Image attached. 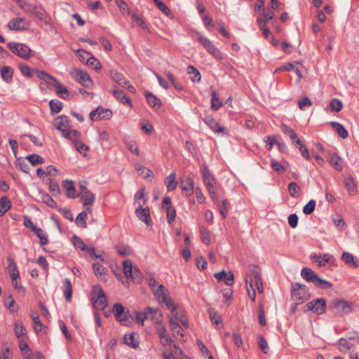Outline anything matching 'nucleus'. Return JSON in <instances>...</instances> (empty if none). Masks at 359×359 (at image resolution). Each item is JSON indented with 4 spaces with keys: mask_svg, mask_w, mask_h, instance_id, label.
I'll list each match as a JSON object with an SVG mask.
<instances>
[{
    "mask_svg": "<svg viewBox=\"0 0 359 359\" xmlns=\"http://www.w3.org/2000/svg\"><path fill=\"white\" fill-rule=\"evenodd\" d=\"M156 298L161 304L162 307L169 310L171 312L172 318L175 321L180 322L183 326L188 327V321L184 316V310L169 297L168 293H155Z\"/></svg>",
    "mask_w": 359,
    "mask_h": 359,
    "instance_id": "f257e3e1",
    "label": "nucleus"
},
{
    "mask_svg": "<svg viewBox=\"0 0 359 359\" xmlns=\"http://www.w3.org/2000/svg\"><path fill=\"white\" fill-rule=\"evenodd\" d=\"M245 287L247 292H263V283L261 276V269L255 264L248 266L245 274Z\"/></svg>",
    "mask_w": 359,
    "mask_h": 359,
    "instance_id": "f03ea898",
    "label": "nucleus"
},
{
    "mask_svg": "<svg viewBox=\"0 0 359 359\" xmlns=\"http://www.w3.org/2000/svg\"><path fill=\"white\" fill-rule=\"evenodd\" d=\"M301 276L309 283H312L314 285L321 290H329L332 287V283L325 280L321 279L311 269L304 267L302 269Z\"/></svg>",
    "mask_w": 359,
    "mask_h": 359,
    "instance_id": "7ed1b4c3",
    "label": "nucleus"
},
{
    "mask_svg": "<svg viewBox=\"0 0 359 359\" xmlns=\"http://www.w3.org/2000/svg\"><path fill=\"white\" fill-rule=\"evenodd\" d=\"M124 278H130L133 283H140L142 280V272L136 266H133L131 260L126 259L123 263Z\"/></svg>",
    "mask_w": 359,
    "mask_h": 359,
    "instance_id": "20e7f679",
    "label": "nucleus"
},
{
    "mask_svg": "<svg viewBox=\"0 0 359 359\" xmlns=\"http://www.w3.org/2000/svg\"><path fill=\"white\" fill-rule=\"evenodd\" d=\"M201 174L203 179V182L210 195L213 198L216 193L215 184L216 181L214 176L210 172L207 165H203L201 168Z\"/></svg>",
    "mask_w": 359,
    "mask_h": 359,
    "instance_id": "39448f33",
    "label": "nucleus"
},
{
    "mask_svg": "<svg viewBox=\"0 0 359 359\" xmlns=\"http://www.w3.org/2000/svg\"><path fill=\"white\" fill-rule=\"evenodd\" d=\"M69 74L72 78L86 88L93 84V81L89 74L83 70L73 68L69 71Z\"/></svg>",
    "mask_w": 359,
    "mask_h": 359,
    "instance_id": "423d86ee",
    "label": "nucleus"
},
{
    "mask_svg": "<svg viewBox=\"0 0 359 359\" xmlns=\"http://www.w3.org/2000/svg\"><path fill=\"white\" fill-rule=\"evenodd\" d=\"M8 48L16 55L27 59L30 56L31 49L26 45L20 43H8Z\"/></svg>",
    "mask_w": 359,
    "mask_h": 359,
    "instance_id": "0eeeda50",
    "label": "nucleus"
},
{
    "mask_svg": "<svg viewBox=\"0 0 359 359\" xmlns=\"http://www.w3.org/2000/svg\"><path fill=\"white\" fill-rule=\"evenodd\" d=\"M111 116V111L102 107H98L95 110H93L90 113V118L92 121L109 119Z\"/></svg>",
    "mask_w": 359,
    "mask_h": 359,
    "instance_id": "6e6552de",
    "label": "nucleus"
},
{
    "mask_svg": "<svg viewBox=\"0 0 359 359\" xmlns=\"http://www.w3.org/2000/svg\"><path fill=\"white\" fill-rule=\"evenodd\" d=\"M146 203V200L143 201V203H139V205L135 210L137 217L147 225H150L151 220L150 217L149 209L148 208H143L142 206Z\"/></svg>",
    "mask_w": 359,
    "mask_h": 359,
    "instance_id": "1a4fd4ad",
    "label": "nucleus"
},
{
    "mask_svg": "<svg viewBox=\"0 0 359 359\" xmlns=\"http://www.w3.org/2000/svg\"><path fill=\"white\" fill-rule=\"evenodd\" d=\"M8 271L14 288L16 290L20 289L21 285L19 283V271L14 262L11 261L8 266Z\"/></svg>",
    "mask_w": 359,
    "mask_h": 359,
    "instance_id": "9d476101",
    "label": "nucleus"
},
{
    "mask_svg": "<svg viewBox=\"0 0 359 359\" xmlns=\"http://www.w3.org/2000/svg\"><path fill=\"white\" fill-rule=\"evenodd\" d=\"M91 302L94 309L98 311L104 310L107 305L104 293H94L91 297Z\"/></svg>",
    "mask_w": 359,
    "mask_h": 359,
    "instance_id": "9b49d317",
    "label": "nucleus"
},
{
    "mask_svg": "<svg viewBox=\"0 0 359 359\" xmlns=\"http://www.w3.org/2000/svg\"><path fill=\"white\" fill-rule=\"evenodd\" d=\"M332 305L337 311L344 313H348L353 309L352 303L344 300L334 299L332 302Z\"/></svg>",
    "mask_w": 359,
    "mask_h": 359,
    "instance_id": "f8f14e48",
    "label": "nucleus"
},
{
    "mask_svg": "<svg viewBox=\"0 0 359 359\" xmlns=\"http://www.w3.org/2000/svg\"><path fill=\"white\" fill-rule=\"evenodd\" d=\"M307 309L317 314H321L325 311V302L323 299H318L315 302H310L306 304Z\"/></svg>",
    "mask_w": 359,
    "mask_h": 359,
    "instance_id": "ddd939ff",
    "label": "nucleus"
},
{
    "mask_svg": "<svg viewBox=\"0 0 359 359\" xmlns=\"http://www.w3.org/2000/svg\"><path fill=\"white\" fill-rule=\"evenodd\" d=\"M215 277L219 282L224 283L226 285H231L234 281V276L231 271H225L224 270L215 273Z\"/></svg>",
    "mask_w": 359,
    "mask_h": 359,
    "instance_id": "4468645a",
    "label": "nucleus"
},
{
    "mask_svg": "<svg viewBox=\"0 0 359 359\" xmlns=\"http://www.w3.org/2000/svg\"><path fill=\"white\" fill-rule=\"evenodd\" d=\"M113 313L116 318L123 325H126L127 315L121 304L116 303L114 305Z\"/></svg>",
    "mask_w": 359,
    "mask_h": 359,
    "instance_id": "2eb2a0df",
    "label": "nucleus"
},
{
    "mask_svg": "<svg viewBox=\"0 0 359 359\" xmlns=\"http://www.w3.org/2000/svg\"><path fill=\"white\" fill-rule=\"evenodd\" d=\"M205 123L215 133H224L225 128L219 125V123L210 116L203 118Z\"/></svg>",
    "mask_w": 359,
    "mask_h": 359,
    "instance_id": "dca6fc26",
    "label": "nucleus"
},
{
    "mask_svg": "<svg viewBox=\"0 0 359 359\" xmlns=\"http://www.w3.org/2000/svg\"><path fill=\"white\" fill-rule=\"evenodd\" d=\"M156 330L160 337L161 343L163 346H166L171 344L172 339L169 336L165 326L160 325L157 327Z\"/></svg>",
    "mask_w": 359,
    "mask_h": 359,
    "instance_id": "f3484780",
    "label": "nucleus"
},
{
    "mask_svg": "<svg viewBox=\"0 0 359 359\" xmlns=\"http://www.w3.org/2000/svg\"><path fill=\"white\" fill-rule=\"evenodd\" d=\"M53 124L57 130L65 133L69 128V120L67 116H61L55 119Z\"/></svg>",
    "mask_w": 359,
    "mask_h": 359,
    "instance_id": "a211bd4d",
    "label": "nucleus"
},
{
    "mask_svg": "<svg viewBox=\"0 0 359 359\" xmlns=\"http://www.w3.org/2000/svg\"><path fill=\"white\" fill-rule=\"evenodd\" d=\"M93 269L96 277L100 280L106 282L108 280L109 275L107 269L100 264H93Z\"/></svg>",
    "mask_w": 359,
    "mask_h": 359,
    "instance_id": "6ab92c4d",
    "label": "nucleus"
},
{
    "mask_svg": "<svg viewBox=\"0 0 359 359\" xmlns=\"http://www.w3.org/2000/svg\"><path fill=\"white\" fill-rule=\"evenodd\" d=\"M8 28L10 30H15V31H20L25 29V18H17L11 20L8 25Z\"/></svg>",
    "mask_w": 359,
    "mask_h": 359,
    "instance_id": "aec40b11",
    "label": "nucleus"
},
{
    "mask_svg": "<svg viewBox=\"0 0 359 359\" xmlns=\"http://www.w3.org/2000/svg\"><path fill=\"white\" fill-rule=\"evenodd\" d=\"M327 161L330 163V165L337 170L341 171L342 165H341V158L334 153L329 154L327 156Z\"/></svg>",
    "mask_w": 359,
    "mask_h": 359,
    "instance_id": "412c9836",
    "label": "nucleus"
},
{
    "mask_svg": "<svg viewBox=\"0 0 359 359\" xmlns=\"http://www.w3.org/2000/svg\"><path fill=\"white\" fill-rule=\"evenodd\" d=\"M111 93L114 95V96L122 104H127L130 107H133V104L131 102L130 99L126 95L123 91L121 90L114 89L111 90Z\"/></svg>",
    "mask_w": 359,
    "mask_h": 359,
    "instance_id": "4be33fe9",
    "label": "nucleus"
},
{
    "mask_svg": "<svg viewBox=\"0 0 359 359\" xmlns=\"http://www.w3.org/2000/svg\"><path fill=\"white\" fill-rule=\"evenodd\" d=\"M62 187L65 190L67 197L75 198L78 196V195L75 194V188L72 181L67 180L63 181Z\"/></svg>",
    "mask_w": 359,
    "mask_h": 359,
    "instance_id": "5701e85b",
    "label": "nucleus"
},
{
    "mask_svg": "<svg viewBox=\"0 0 359 359\" xmlns=\"http://www.w3.org/2000/svg\"><path fill=\"white\" fill-rule=\"evenodd\" d=\"M111 79L119 86H126L128 83V81L126 80L124 76L116 70H110L109 72Z\"/></svg>",
    "mask_w": 359,
    "mask_h": 359,
    "instance_id": "b1692460",
    "label": "nucleus"
},
{
    "mask_svg": "<svg viewBox=\"0 0 359 359\" xmlns=\"http://www.w3.org/2000/svg\"><path fill=\"white\" fill-rule=\"evenodd\" d=\"M181 188L182 191L189 192L187 194L191 195L194 191V180L187 177L182 180Z\"/></svg>",
    "mask_w": 359,
    "mask_h": 359,
    "instance_id": "393cba45",
    "label": "nucleus"
},
{
    "mask_svg": "<svg viewBox=\"0 0 359 359\" xmlns=\"http://www.w3.org/2000/svg\"><path fill=\"white\" fill-rule=\"evenodd\" d=\"M169 323L170 327L174 335L180 336L181 337H183L184 336L183 330L182 329L180 324L177 321H175L174 318H170Z\"/></svg>",
    "mask_w": 359,
    "mask_h": 359,
    "instance_id": "a878e982",
    "label": "nucleus"
},
{
    "mask_svg": "<svg viewBox=\"0 0 359 359\" xmlns=\"http://www.w3.org/2000/svg\"><path fill=\"white\" fill-rule=\"evenodd\" d=\"M339 349L341 352L351 353L354 351V346L345 339H341L339 341Z\"/></svg>",
    "mask_w": 359,
    "mask_h": 359,
    "instance_id": "bb28decb",
    "label": "nucleus"
},
{
    "mask_svg": "<svg viewBox=\"0 0 359 359\" xmlns=\"http://www.w3.org/2000/svg\"><path fill=\"white\" fill-rule=\"evenodd\" d=\"M53 86L55 88L56 93L61 98L65 99L69 95L68 90L63 85L60 84L57 80H54Z\"/></svg>",
    "mask_w": 359,
    "mask_h": 359,
    "instance_id": "cd10ccee",
    "label": "nucleus"
},
{
    "mask_svg": "<svg viewBox=\"0 0 359 359\" xmlns=\"http://www.w3.org/2000/svg\"><path fill=\"white\" fill-rule=\"evenodd\" d=\"M341 259L346 265L349 266H352L353 268L358 266V263L355 261L354 256L348 252H343Z\"/></svg>",
    "mask_w": 359,
    "mask_h": 359,
    "instance_id": "c85d7f7f",
    "label": "nucleus"
},
{
    "mask_svg": "<svg viewBox=\"0 0 359 359\" xmlns=\"http://www.w3.org/2000/svg\"><path fill=\"white\" fill-rule=\"evenodd\" d=\"M1 78L8 83L11 81L13 74V69L8 66H4L0 69Z\"/></svg>",
    "mask_w": 359,
    "mask_h": 359,
    "instance_id": "c756f323",
    "label": "nucleus"
},
{
    "mask_svg": "<svg viewBox=\"0 0 359 359\" xmlns=\"http://www.w3.org/2000/svg\"><path fill=\"white\" fill-rule=\"evenodd\" d=\"M80 194L83 205H88L93 203L95 201V195L90 191L86 190Z\"/></svg>",
    "mask_w": 359,
    "mask_h": 359,
    "instance_id": "7c9ffc66",
    "label": "nucleus"
},
{
    "mask_svg": "<svg viewBox=\"0 0 359 359\" xmlns=\"http://www.w3.org/2000/svg\"><path fill=\"white\" fill-rule=\"evenodd\" d=\"M330 125L341 138L346 139L348 136L346 129L339 123L332 121Z\"/></svg>",
    "mask_w": 359,
    "mask_h": 359,
    "instance_id": "2f4dec72",
    "label": "nucleus"
},
{
    "mask_svg": "<svg viewBox=\"0 0 359 359\" xmlns=\"http://www.w3.org/2000/svg\"><path fill=\"white\" fill-rule=\"evenodd\" d=\"M11 208V202L7 196L0 198V216L4 215Z\"/></svg>",
    "mask_w": 359,
    "mask_h": 359,
    "instance_id": "473e14b6",
    "label": "nucleus"
},
{
    "mask_svg": "<svg viewBox=\"0 0 359 359\" xmlns=\"http://www.w3.org/2000/svg\"><path fill=\"white\" fill-rule=\"evenodd\" d=\"M165 184L166 185L167 191H173L177 187V181L175 175L174 173H171L165 179Z\"/></svg>",
    "mask_w": 359,
    "mask_h": 359,
    "instance_id": "72a5a7b5",
    "label": "nucleus"
},
{
    "mask_svg": "<svg viewBox=\"0 0 359 359\" xmlns=\"http://www.w3.org/2000/svg\"><path fill=\"white\" fill-rule=\"evenodd\" d=\"M147 101L150 107L159 108L161 107L160 100L151 93H147L145 95Z\"/></svg>",
    "mask_w": 359,
    "mask_h": 359,
    "instance_id": "f704fd0d",
    "label": "nucleus"
},
{
    "mask_svg": "<svg viewBox=\"0 0 359 359\" xmlns=\"http://www.w3.org/2000/svg\"><path fill=\"white\" fill-rule=\"evenodd\" d=\"M83 54L86 55L88 56L87 58V65L90 66V67L93 68L95 70H98L101 69V64L100 62L93 55H90L89 53H87L86 51L83 52Z\"/></svg>",
    "mask_w": 359,
    "mask_h": 359,
    "instance_id": "c9c22d12",
    "label": "nucleus"
},
{
    "mask_svg": "<svg viewBox=\"0 0 359 359\" xmlns=\"http://www.w3.org/2000/svg\"><path fill=\"white\" fill-rule=\"evenodd\" d=\"M187 74L191 76L192 82H199L201 80V74L199 71L193 65H189L187 67Z\"/></svg>",
    "mask_w": 359,
    "mask_h": 359,
    "instance_id": "e433bc0d",
    "label": "nucleus"
},
{
    "mask_svg": "<svg viewBox=\"0 0 359 359\" xmlns=\"http://www.w3.org/2000/svg\"><path fill=\"white\" fill-rule=\"evenodd\" d=\"M36 73L38 78H39L41 80H43L46 83L51 86L54 84V80H56V79H55L53 76H52L51 75L48 74L45 72L36 70Z\"/></svg>",
    "mask_w": 359,
    "mask_h": 359,
    "instance_id": "4c0bfd02",
    "label": "nucleus"
},
{
    "mask_svg": "<svg viewBox=\"0 0 359 359\" xmlns=\"http://www.w3.org/2000/svg\"><path fill=\"white\" fill-rule=\"evenodd\" d=\"M147 281L152 292H165L164 286L158 284L156 279L149 278Z\"/></svg>",
    "mask_w": 359,
    "mask_h": 359,
    "instance_id": "58836bf2",
    "label": "nucleus"
},
{
    "mask_svg": "<svg viewBox=\"0 0 359 359\" xmlns=\"http://www.w3.org/2000/svg\"><path fill=\"white\" fill-rule=\"evenodd\" d=\"M33 231L36 236L40 239V244L45 245L48 243V236L43 233V230L39 227H33Z\"/></svg>",
    "mask_w": 359,
    "mask_h": 359,
    "instance_id": "ea45409f",
    "label": "nucleus"
},
{
    "mask_svg": "<svg viewBox=\"0 0 359 359\" xmlns=\"http://www.w3.org/2000/svg\"><path fill=\"white\" fill-rule=\"evenodd\" d=\"M40 196L41 201L50 208H54L57 206L56 202L48 194L41 192Z\"/></svg>",
    "mask_w": 359,
    "mask_h": 359,
    "instance_id": "a19ab883",
    "label": "nucleus"
},
{
    "mask_svg": "<svg viewBox=\"0 0 359 359\" xmlns=\"http://www.w3.org/2000/svg\"><path fill=\"white\" fill-rule=\"evenodd\" d=\"M222 306H229L232 299V293H217Z\"/></svg>",
    "mask_w": 359,
    "mask_h": 359,
    "instance_id": "79ce46f5",
    "label": "nucleus"
},
{
    "mask_svg": "<svg viewBox=\"0 0 359 359\" xmlns=\"http://www.w3.org/2000/svg\"><path fill=\"white\" fill-rule=\"evenodd\" d=\"M223 106L215 91L211 93V107L213 110H217Z\"/></svg>",
    "mask_w": 359,
    "mask_h": 359,
    "instance_id": "37998d69",
    "label": "nucleus"
},
{
    "mask_svg": "<svg viewBox=\"0 0 359 359\" xmlns=\"http://www.w3.org/2000/svg\"><path fill=\"white\" fill-rule=\"evenodd\" d=\"M280 128L283 133L289 136L292 142H294V140L297 139V135L294 130L285 124H282Z\"/></svg>",
    "mask_w": 359,
    "mask_h": 359,
    "instance_id": "c03bdc74",
    "label": "nucleus"
},
{
    "mask_svg": "<svg viewBox=\"0 0 359 359\" xmlns=\"http://www.w3.org/2000/svg\"><path fill=\"white\" fill-rule=\"evenodd\" d=\"M217 203V206L219 208V212L222 217L224 219L226 217V212L229 210L230 204L226 199H224L222 201V205L219 204L218 201H215Z\"/></svg>",
    "mask_w": 359,
    "mask_h": 359,
    "instance_id": "a18cd8bd",
    "label": "nucleus"
},
{
    "mask_svg": "<svg viewBox=\"0 0 359 359\" xmlns=\"http://www.w3.org/2000/svg\"><path fill=\"white\" fill-rule=\"evenodd\" d=\"M26 158L32 165L42 164L45 162L44 158L36 154H30L27 156Z\"/></svg>",
    "mask_w": 359,
    "mask_h": 359,
    "instance_id": "49530a36",
    "label": "nucleus"
},
{
    "mask_svg": "<svg viewBox=\"0 0 359 359\" xmlns=\"http://www.w3.org/2000/svg\"><path fill=\"white\" fill-rule=\"evenodd\" d=\"M18 4V6L27 13H32L34 9V6L31 4H29L26 1H24L22 0H15Z\"/></svg>",
    "mask_w": 359,
    "mask_h": 359,
    "instance_id": "de8ad7c7",
    "label": "nucleus"
},
{
    "mask_svg": "<svg viewBox=\"0 0 359 359\" xmlns=\"http://www.w3.org/2000/svg\"><path fill=\"white\" fill-rule=\"evenodd\" d=\"M288 191L292 198H297L299 196L300 188L296 182H292L288 184Z\"/></svg>",
    "mask_w": 359,
    "mask_h": 359,
    "instance_id": "09e8293b",
    "label": "nucleus"
},
{
    "mask_svg": "<svg viewBox=\"0 0 359 359\" xmlns=\"http://www.w3.org/2000/svg\"><path fill=\"white\" fill-rule=\"evenodd\" d=\"M86 218H87V213L85 211L80 212L76 218V224L80 227L86 228V226H87V224L86 222Z\"/></svg>",
    "mask_w": 359,
    "mask_h": 359,
    "instance_id": "8fccbe9b",
    "label": "nucleus"
},
{
    "mask_svg": "<svg viewBox=\"0 0 359 359\" xmlns=\"http://www.w3.org/2000/svg\"><path fill=\"white\" fill-rule=\"evenodd\" d=\"M165 210L167 212L168 222L170 224H172L176 217L175 208L171 205H169L165 207Z\"/></svg>",
    "mask_w": 359,
    "mask_h": 359,
    "instance_id": "3c124183",
    "label": "nucleus"
},
{
    "mask_svg": "<svg viewBox=\"0 0 359 359\" xmlns=\"http://www.w3.org/2000/svg\"><path fill=\"white\" fill-rule=\"evenodd\" d=\"M49 106L52 112L59 113L62 109V103L57 100H51Z\"/></svg>",
    "mask_w": 359,
    "mask_h": 359,
    "instance_id": "603ef678",
    "label": "nucleus"
},
{
    "mask_svg": "<svg viewBox=\"0 0 359 359\" xmlns=\"http://www.w3.org/2000/svg\"><path fill=\"white\" fill-rule=\"evenodd\" d=\"M158 310L152 307H147L144 311V318L147 320H154L157 315Z\"/></svg>",
    "mask_w": 359,
    "mask_h": 359,
    "instance_id": "864d4df0",
    "label": "nucleus"
},
{
    "mask_svg": "<svg viewBox=\"0 0 359 359\" xmlns=\"http://www.w3.org/2000/svg\"><path fill=\"white\" fill-rule=\"evenodd\" d=\"M125 343L130 347L136 348L138 345L134 334H128L124 337Z\"/></svg>",
    "mask_w": 359,
    "mask_h": 359,
    "instance_id": "5fc2aeb1",
    "label": "nucleus"
},
{
    "mask_svg": "<svg viewBox=\"0 0 359 359\" xmlns=\"http://www.w3.org/2000/svg\"><path fill=\"white\" fill-rule=\"evenodd\" d=\"M342 107V102L339 99L337 98H333L330 103V107L331 111H332L338 112L341 111Z\"/></svg>",
    "mask_w": 359,
    "mask_h": 359,
    "instance_id": "6e6d98bb",
    "label": "nucleus"
},
{
    "mask_svg": "<svg viewBox=\"0 0 359 359\" xmlns=\"http://www.w3.org/2000/svg\"><path fill=\"white\" fill-rule=\"evenodd\" d=\"M344 185L347 191L350 194H353L355 191V184L352 177H348L345 179Z\"/></svg>",
    "mask_w": 359,
    "mask_h": 359,
    "instance_id": "4d7b16f0",
    "label": "nucleus"
},
{
    "mask_svg": "<svg viewBox=\"0 0 359 359\" xmlns=\"http://www.w3.org/2000/svg\"><path fill=\"white\" fill-rule=\"evenodd\" d=\"M5 306L11 311L15 312L18 310V305L11 296L5 300Z\"/></svg>",
    "mask_w": 359,
    "mask_h": 359,
    "instance_id": "13d9d810",
    "label": "nucleus"
},
{
    "mask_svg": "<svg viewBox=\"0 0 359 359\" xmlns=\"http://www.w3.org/2000/svg\"><path fill=\"white\" fill-rule=\"evenodd\" d=\"M209 316L213 324L219 325L222 322V319L218 313L214 309L209 310Z\"/></svg>",
    "mask_w": 359,
    "mask_h": 359,
    "instance_id": "bf43d9fd",
    "label": "nucleus"
},
{
    "mask_svg": "<svg viewBox=\"0 0 359 359\" xmlns=\"http://www.w3.org/2000/svg\"><path fill=\"white\" fill-rule=\"evenodd\" d=\"M72 240L73 244L76 249L80 250L81 251H85L86 249H87V247L86 246L83 241L76 236H74Z\"/></svg>",
    "mask_w": 359,
    "mask_h": 359,
    "instance_id": "052dcab7",
    "label": "nucleus"
},
{
    "mask_svg": "<svg viewBox=\"0 0 359 359\" xmlns=\"http://www.w3.org/2000/svg\"><path fill=\"white\" fill-rule=\"evenodd\" d=\"M316 201L310 200L307 204H306L303 208V212L305 215L311 214L316 208Z\"/></svg>",
    "mask_w": 359,
    "mask_h": 359,
    "instance_id": "680f3d73",
    "label": "nucleus"
},
{
    "mask_svg": "<svg viewBox=\"0 0 359 359\" xmlns=\"http://www.w3.org/2000/svg\"><path fill=\"white\" fill-rule=\"evenodd\" d=\"M334 261H335V259L333 256L330 255L329 254H323L321 256V259L319 262L318 266H323L327 263H329V262L332 263Z\"/></svg>",
    "mask_w": 359,
    "mask_h": 359,
    "instance_id": "e2e57ef3",
    "label": "nucleus"
},
{
    "mask_svg": "<svg viewBox=\"0 0 359 359\" xmlns=\"http://www.w3.org/2000/svg\"><path fill=\"white\" fill-rule=\"evenodd\" d=\"M207 51L217 60H222L223 59L222 53L217 47H215V45H212L211 48H210Z\"/></svg>",
    "mask_w": 359,
    "mask_h": 359,
    "instance_id": "0e129e2a",
    "label": "nucleus"
},
{
    "mask_svg": "<svg viewBox=\"0 0 359 359\" xmlns=\"http://www.w3.org/2000/svg\"><path fill=\"white\" fill-rule=\"evenodd\" d=\"M198 41L206 49V50L211 48L212 45H214L210 40L204 36H199L197 39Z\"/></svg>",
    "mask_w": 359,
    "mask_h": 359,
    "instance_id": "69168bd1",
    "label": "nucleus"
},
{
    "mask_svg": "<svg viewBox=\"0 0 359 359\" xmlns=\"http://www.w3.org/2000/svg\"><path fill=\"white\" fill-rule=\"evenodd\" d=\"M154 2L165 15H168L170 14V9L163 1L161 0H154Z\"/></svg>",
    "mask_w": 359,
    "mask_h": 359,
    "instance_id": "338daca9",
    "label": "nucleus"
},
{
    "mask_svg": "<svg viewBox=\"0 0 359 359\" xmlns=\"http://www.w3.org/2000/svg\"><path fill=\"white\" fill-rule=\"evenodd\" d=\"M312 104L311 100L304 97L302 100L298 101V106L301 110H305L306 108L310 107Z\"/></svg>",
    "mask_w": 359,
    "mask_h": 359,
    "instance_id": "774afa93",
    "label": "nucleus"
}]
</instances>
